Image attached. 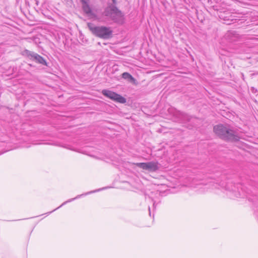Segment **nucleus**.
Instances as JSON below:
<instances>
[{"mask_svg":"<svg viewBox=\"0 0 258 258\" xmlns=\"http://www.w3.org/2000/svg\"><path fill=\"white\" fill-rule=\"evenodd\" d=\"M213 131L216 135L224 140L238 141L239 139L237 131L228 125H215Z\"/></svg>","mask_w":258,"mask_h":258,"instance_id":"nucleus-1","label":"nucleus"},{"mask_svg":"<svg viewBox=\"0 0 258 258\" xmlns=\"http://www.w3.org/2000/svg\"><path fill=\"white\" fill-rule=\"evenodd\" d=\"M88 27L92 33L98 37L108 39L111 36L112 31L109 27L96 26L90 23H88Z\"/></svg>","mask_w":258,"mask_h":258,"instance_id":"nucleus-2","label":"nucleus"},{"mask_svg":"<svg viewBox=\"0 0 258 258\" xmlns=\"http://www.w3.org/2000/svg\"><path fill=\"white\" fill-rule=\"evenodd\" d=\"M102 94L106 97L117 102L123 103L126 102L124 97L111 91L104 89L102 91Z\"/></svg>","mask_w":258,"mask_h":258,"instance_id":"nucleus-3","label":"nucleus"},{"mask_svg":"<svg viewBox=\"0 0 258 258\" xmlns=\"http://www.w3.org/2000/svg\"><path fill=\"white\" fill-rule=\"evenodd\" d=\"M137 166L144 170L150 172H155L159 169V164L157 162L151 161L146 163H137Z\"/></svg>","mask_w":258,"mask_h":258,"instance_id":"nucleus-4","label":"nucleus"},{"mask_svg":"<svg viewBox=\"0 0 258 258\" xmlns=\"http://www.w3.org/2000/svg\"><path fill=\"white\" fill-rule=\"evenodd\" d=\"M24 52L25 54L29 57L30 59H32L40 64L46 66V62L45 59L37 53L28 50H25Z\"/></svg>","mask_w":258,"mask_h":258,"instance_id":"nucleus-5","label":"nucleus"},{"mask_svg":"<svg viewBox=\"0 0 258 258\" xmlns=\"http://www.w3.org/2000/svg\"><path fill=\"white\" fill-rule=\"evenodd\" d=\"M110 15L112 19L116 22L121 21L123 17V15L121 11L115 7L111 9Z\"/></svg>","mask_w":258,"mask_h":258,"instance_id":"nucleus-6","label":"nucleus"},{"mask_svg":"<svg viewBox=\"0 0 258 258\" xmlns=\"http://www.w3.org/2000/svg\"><path fill=\"white\" fill-rule=\"evenodd\" d=\"M173 116L175 117V121L177 122H181V121L184 120V119H183V117H187V119H189L188 115L179 111H175L174 113Z\"/></svg>","mask_w":258,"mask_h":258,"instance_id":"nucleus-7","label":"nucleus"},{"mask_svg":"<svg viewBox=\"0 0 258 258\" xmlns=\"http://www.w3.org/2000/svg\"><path fill=\"white\" fill-rule=\"evenodd\" d=\"M84 12L88 15L92 14V10L89 5V0H80Z\"/></svg>","mask_w":258,"mask_h":258,"instance_id":"nucleus-8","label":"nucleus"},{"mask_svg":"<svg viewBox=\"0 0 258 258\" xmlns=\"http://www.w3.org/2000/svg\"><path fill=\"white\" fill-rule=\"evenodd\" d=\"M122 77L124 79L127 80L130 82H133L135 81L134 77L127 72H124L122 74Z\"/></svg>","mask_w":258,"mask_h":258,"instance_id":"nucleus-9","label":"nucleus"},{"mask_svg":"<svg viewBox=\"0 0 258 258\" xmlns=\"http://www.w3.org/2000/svg\"><path fill=\"white\" fill-rule=\"evenodd\" d=\"M81 195H80V196H78L77 197L75 198H73V199H70L68 201L63 203L59 207L57 208L56 209H55V210H53V211H54L55 210L58 209L59 208H60V207L62 206L63 205H65L66 203H68V202H72V201L75 200L76 199H77L79 197H81ZM53 212V211H52V212ZM50 213H51V212H50Z\"/></svg>","mask_w":258,"mask_h":258,"instance_id":"nucleus-10","label":"nucleus"},{"mask_svg":"<svg viewBox=\"0 0 258 258\" xmlns=\"http://www.w3.org/2000/svg\"><path fill=\"white\" fill-rule=\"evenodd\" d=\"M191 118V117L189 116V119L188 120V119H187V117H183V119H184V120L183 121H181V122H185L186 121H190Z\"/></svg>","mask_w":258,"mask_h":258,"instance_id":"nucleus-11","label":"nucleus"},{"mask_svg":"<svg viewBox=\"0 0 258 258\" xmlns=\"http://www.w3.org/2000/svg\"><path fill=\"white\" fill-rule=\"evenodd\" d=\"M231 34V32H228L226 35L227 36H229Z\"/></svg>","mask_w":258,"mask_h":258,"instance_id":"nucleus-12","label":"nucleus"},{"mask_svg":"<svg viewBox=\"0 0 258 258\" xmlns=\"http://www.w3.org/2000/svg\"><path fill=\"white\" fill-rule=\"evenodd\" d=\"M112 1L114 3H115V0H112Z\"/></svg>","mask_w":258,"mask_h":258,"instance_id":"nucleus-13","label":"nucleus"}]
</instances>
